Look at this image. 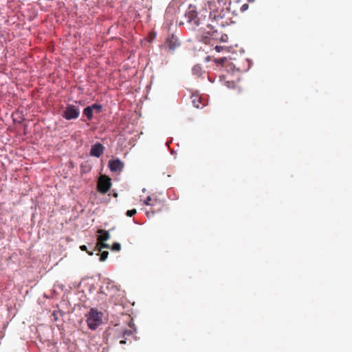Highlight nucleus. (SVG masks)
<instances>
[{
  "label": "nucleus",
  "instance_id": "4be33fe9",
  "mask_svg": "<svg viewBox=\"0 0 352 352\" xmlns=\"http://www.w3.org/2000/svg\"><path fill=\"white\" fill-rule=\"evenodd\" d=\"M120 343L121 344H125V343H126V340H121L120 341Z\"/></svg>",
  "mask_w": 352,
  "mask_h": 352
},
{
  "label": "nucleus",
  "instance_id": "423d86ee",
  "mask_svg": "<svg viewBox=\"0 0 352 352\" xmlns=\"http://www.w3.org/2000/svg\"><path fill=\"white\" fill-rule=\"evenodd\" d=\"M104 151V146L100 143L94 144L90 151V155L94 157H100Z\"/></svg>",
  "mask_w": 352,
  "mask_h": 352
},
{
  "label": "nucleus",
  "instance_id": "0eeeda50",
  "mask_svg": "<svg viewBox=\"0 0 352 352\" xmlns=\"http://www.w3.org/2000/svg\"><path fill=\"white\" fill-rule=\"evenodd\" d=\"M166 43L170 50H175L177 47L180 45V43L177 37L173 34L167 38Z\"/></svg>",
  "mask_w": 352,
  "mask_h": 352
},
{
  "label": "nucleus",
  "instance_id": "a878e982",
  "mask_svg": "<svg viewBox=\"0 0 352 352\" xmlns=\"http://www.w3.org/2000/svg\"><path fill=\"white\" fill-rule=\"evenodd\" d=\"M254 0H248V2H252L254 1Z\"/></svg>",
  "mask_w": 352,
  "mask_h": 352
},
{
  "label": "nucleus",
  "instance_id": "9b49d317",
  "mask_svg": "<svg viewBox=\"0 0 352 352\" xmlns=\"http://www.w3.org/2000/svg\"><path fill=\"white\" fill-rule=\"evenodd\" d=\"M110 245L104 242L99 243V241H97L96 246L95 248V250H98V252H101L102 248H109Z\"/></svg>",
  "mask_w": 352,
  "mask_h": 352
},
{
  "label": "nucleus",
  "instance_id": "b1692460",
  "mask_svg": "<svg viewBox=\"0 0 352 352\" xmlns=\"http://www.w3.org/2000/svg\"><path fill=\"white\" fill-rule=\"evenodd\" d=\"M242 8H248V5L245 4V5H243Z\"/></svg>",
  "mask_w": 352,
  "mask_h": 352
},
{
  "label": "nucleus",
  "instance_id": "20e7f679",
  "mask_svg": "<svg viewBox=\"0 0 352 352\" xmlns=\"http://www.w3.org/2000/svg\"><path fill=\"white\" fill-rule=\"evenodd\" d=\"M186 22L193 23L195 25H199V20L197 19V9L195 6L190 5L184 15Z\"/></svg>",
  "mask_w": 352,
  "mask_h": 352
},
{
  "label": "nucleus",
  "instance_id": "f3484780",
  "mask_svg": "<svg viewBox=\"0 0 352 352\" xmlns=\"http://www.w3.org/2000/svg\"><path fill=\"white\" fill-rule=\"evenodd\" d=\"M136 213H137L136 209H131V210H127L126 214L128 217H131L134 216Z\"/></svg>",
  "mask_w": 352,
  "mask_h": 352
},
{
  "label": "nucleus",
  "instance_id": "39448f33",
  "mask_svg": "<svg viewBox=\"0 0 352 352\" xmlns=\"http://www.w3.org/2000/svg\"><path fill=\"white\" fill-rule=\"evenodd\" d=\"M108 166L112 172H120L124 167V164L119 159H116L110 160Z\"/></svg>",
  "mask_w": 352,
  "mask_h": 352
},
{
  "label": "nucleus",
  "instance_id": "412c9836",
  "mask_svg": "<svg viewBox=\"0 0 352 352\" xmlns=\"http://www.w3.org/2000/svg\"><path fill=\"white\" fill-rule=\"evenodd\" d=\"M219 39L222 42H226L228 39V36L226 34L221 35Z\"/></svg>",
  "mask_w": 352,
  "mask_h": 352
},
{
  "label": "nucleus",
  "instance_id": "7ed1b4c3",
  "mask_svg": "<svg viewBox=\"0 0 352 352\" xmlns=\"http://www.w3.org/2000/svg\"><path fill=\"white\" fill-rule=\"evenodd\" d=\"M80 114L79 109L73 104H68L63 112V117L66 120L76 119Z\"/></svg>",
  "mask_w": 352,
  "mask_h": 352
},
{
  "label": "nucleus",
  "instance_id": "4468645a",
  "mask_svg": "<svg viewBox=\"0 0 352 352\" xmlns=\"http://www.w3.org/2000/svg\"><path fill=\"white\" fill-rule=\"evenodd\" d=\"M100 261L103 262L107 258L109 252L107 251H103L100 253Z\"/></svg>",
  "mask_w": 352,
  "mask_h": 352
},
{
  "label": "nucleus",
  "instance_id": "f257e3e1",
  "mask_svg": "<svg viewBox=\"0 0 352 352\" xmlns=\"http://www.w3.org/2000/svg\"><path fill=\"white\" fill-rule=\"evenodd\" d=\"M102 312H99L94 309H91L87 315V326L92 330L96 329L102 323Z\"/></svg>",
  "mask_w": 352,
  "mask_h": 352
},
{
  "label": "nucleus",
  "instance_id": "2eb2a0df",
  "mask_svg": "<svg viewBox=\"0 0 352 352\" xmlns=\"http://www.w3.org/2000/svg\"><path fill=\"white\" fill-rule=\"evenodd\" d=\"M121 249V245L119 243H114L112 245L111 250L113 251H120Z\"/></svg>",
  "mask_w": 352,
  "mask_h": 352
},
{
  "label": "nucleus",
  "instance_id": "ddd939ff",
  "mask_svg": "<svg viewBox=\"0 0 352 352\" xmlns=\"http://www.w3.org/2000/svg\"><path fill=\"white\" fill-rule=\"evenodd\" d=\"M90 107H91V109H92L93 111H96L97 113H100V112L101 111V110H102V105H101V104H96H96H92V105H91V106H90Z\"/></svg>",
  "mask_w": 352,
  "mask_h": 352
},
{
  "label": "nucleus",
  "instance_id": "5701e85b",
  "mask_svg": "<svg viewBox=\"0 0 352 352\" xmlns=\"http://www.w3.org/2000/svg\"><path fill=\"white\" fill-rule=\"evenodd\" d=\"M214 4V2H209V7H210V9H212V5Z\"/></svg>",
  "mask_w": 352,
  "mask_h": 352
},
{
  "label": "nucleus",
  "instance_id": "f03ea898",
  "mask_svg": "<svg viewBox=\"0 0 352 352\" xmlns=\"http://www.w3.org/2000/svg\"><path fill=\"white\" fill-rule=\"evenodd\" d=\"M111 186V179L107 175H101L97 183V190L102 194L107 193Z\"/></svg>",
  "mask_w": 352,
  "mask_h": 352
},
{
  "label": "nucleus",
  "instance_id": "a211bd4d",
  "mask_svg": "<svg viewBox=\"0 0 352 352\" xmlns=\"http://www.w3.org/2000/svg\"><path fill=\"white\" fill-rule=\"evenodd\" d=\"M80 249L82 250V251H85L87 252V253L89 254V255H93V252H89L87 250V246L85 245H80Z\"/></svg>",
  "mask_w": 352,
  "mask_h": 352
},
{
  "label": "nucleus",
  "instance_id": "1a4fd4ad",
  "mask_svg": "<svg viewBox=\"0 0 352 352\" xmlns=\"http://www.w3.org/2000/svg\"><path fill=\"white\" fill-rule=\"evenodd\" d=\"M98 233L101 234L97 239V241H99V243L104 242L110 238V234L108 231L99 230Z\"/></svg>",
  "mask_w": 352,
  "mask_h": 352
},
{
  "label": "nucleus",
  "instance_id": "f8f14e48",
  "mask_svg": "<svg viewBox=\"0 0 352 352\" xmlns=\"http://www.w3.org/2000/svg\"><path fill=\"white\" fill-rule=\"evenodd\" d=\"M207 34L210 35V36H208V38H210V36L212 38V43H210V45H214L217 42V40L219 39V37L217 36V35H216V34H217V32L214 31L212 34L210 33V32H208Z\"/></svg>",
  "mask_w": 352,
  "mask_h": 352
},
{
  "label": "nucleus",
  "instance_id": "dca6fc26",
  "mask_svg": "<svg viewBox=\"0 0 352 352\" xmlns=\"http://www.w3.org/2000/svg\"><path fill=\"white\" fill-rule=\"evenodd\" d=\"M214 49L216 50V51L217 52H222V51H224V50L226 51L227 50V47L216 45Z\"/></svg>",
  "mask_w": 352,
  "mask_h": 352
},
{
  "label": "nucleus",
  "instance_id": "9d476101",
  "mask_svg": "<svg viewBox=\"0 0 352 352\" xmlns=\"http://www.w3.org/2000/svg\"><path fill=\"white\" fill-rule=\"evenodd\" d=\"M93 111L91 107L88 106L84 109L83 113L89 120H91L93 118Z\"/></svg>",
  "mask_w": 352,
  "mask_h": 352
},
{
  "label": "nucleus",
  "instance_id": "6ab92c4d",
  "mask_svg": "<svg viewBox=\"0 0 352 352\" xmlns=\"http://www.w3.org/2000/svg\"><path fill=\"white\" fill-rule=\"evenodd\" d=\"M132 331L131 330H124L123 331V338H125L126 336H130L132 335Z\"/></svg>",
  "mask_w": 352,
  "mask_h": 352
},
{
  "label": "nucleus",
  "instance_id": "6e6552de",
  "mask_svg": "<svg viewBox=\"0 0 352 352\" xmlns=\"http://www.w3.org/2000/svg\"><path fill=\"white\" fill-rule=\"evenodd\" d=\"M191 102L195 108H202L205 104H202V100L199 95L192 94L191 96Z\"/></svg>",
  "mask_w": 352,
  "mask_h": 352
},
{
  "label": "nucleus",
  "instance_id": "393cba45",
  "mask_svg": "<svg viewBox=\"0 0 352 352\" xmlns=\"http://www.w3.org/2000/svg\"><path fill=\"white\" fill-rule=\"evenodd\" d=\"M242 8H248V5L245 4V5H243Z\"/></svg>",
  "mask_w": 352,
  "mask_h": 352
},
{
  "label": "nucleus",
  "instance_id": "aec40b11",
  "mask_svg": "<svg viewBox=\"0 0 352 352\" xmlns=\"http://www.w3.org/2000/svg\"><path fill=\"white\" fill-rule=\"evenodd\" d=\"M152 199L150 196L147 197L146 199L144 200V204L146 205V206H150V205H152V204L151 203Z\"/></svg>",
  "mask_w": 352,
  "mask_h": 352
}]
</instances>
